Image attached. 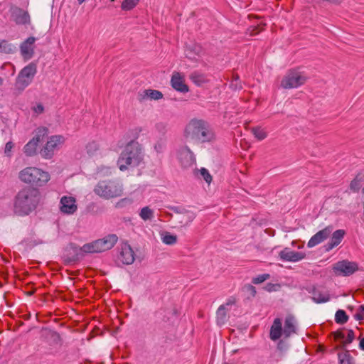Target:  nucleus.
Returning <instances> with one entry per match:
<instances>
[{
	"mask_svg": "<svg viewBox=\"0 0 364 364\" xmlns=\"http://www.w3.org/2000/svg\"><path fill=\"white\" fill-rule=\"evenodd\" d=\"M41 194L37 188L24 187L21 189L14 198V211L20 215H27L38 205Z\"/></svg>",
	"mask_w": 364,
	"mask_h": 364,
	"instance_id": "1",
	"label": "nucleus"
},
{
	"mask_svg": "<svg viewBox=\"0 0 364 364\" xmlns=\"http://www.w3.org/2000/svg\"><path fill=\"white\" fill-rule=\"evenodd\" d=\"M143 159L144 153L141 145L136 141H131L122 151L117 165L121 171H124L139 166Z\"/></svg>",
	"mask_w": 364,
	"mask_h": 364,
	"instance_id": "2",
	"label": "nucleus"
},
{
	"mask_svg": "<svg viewBox=\"0 0 364 364\" xmlns=\"http://www.w3.org/2000/svg\"><path fill=\"white\" fill-rule=\"evenodd\" d=\"M187 139L197 140L200 142L210 141L213 139V133L208 123L201 119H191L186 125L184 131Z\"/></svg>",
	"mask_w": 364,
	"mask_h": 364,
	"instance_id": "3",
	"label": "nucleus"
},
{
	"mask_svg": "<svg viewBox=\"0 0 364 364\" xmlns=\"http://www.w3.org/2000/svg\"><path fill=\"white\" fill-rule=\"evenodd\" d=\"M19 180L33 187H43L50 180V173L35 166L26 167L18 173Z\"/></svg>",
	"mask_w": 364,
	"mask_h": 364,
	"instance_id": "4",
	"label": "nucleus"
},
{
	"mask_svg": "<svg viewBox=\"0 0 364 364\" xmlns=\"http://www.w3.org/2000/svg\"><path fill=\"white\" fill-rule=\"evenodd\" d=\"M297 323L295 318L289 315L285 318L284 328H282V321L279 318H274L270 328L269 338L272 341H277L282 335L285 338L290 337L292 334L296 333Z\"/></svg>",
	"mask_w": 364,
	"mask_h": 364,
	"instance_id": "5",
	"label": "nucleus"
},
{
	"mask_svg": "<svg viewBox=\"0 0 364 364\" xmlns=\"http://www.w3.org/2000/svg\"><path fill=\"white\" fill-rule=\"evenodd\" d=\"M123 190V185L119 180H103L97 183L94 192L100 198L108 200L122 196Z\"/></svg>",
	"mask_w": 364,
	"mask_h": 364,
	"instance_id": "6",
	"label": "nucleus"
},
{
	"mask_svg": "<svg viewBox=\"0 0 364 364\" xmlns=\"http://www.w3.org/2000/svg\"><path fill=\"white\" fill-rule=\"evenodd\" d=\"M117 240L118 237L116 235H108L102 239L85 244L81 247V251L85 253L102 252L112 248L117 243Z\"/></svg>",
	"mask_w": 364,
	"mask_h": 364,
	"instance_id": "7",
	"label": "nucleus"
},
{
	"mask_svg": "<svg viewBox=\"0 0 364 364\" xmlns=\"http://www.w3.org/2000/svg\"><path fill=\"white\" fill-rule=\"evenodd\" d=\"M37 73V65L31 62L19 72L15 82L18 90H24L33 81Z\"/></svg>",
	"mask_w": 364,
	"mask_h": 364,
	"instance_id": "8",
	"label": "nucleus"
},
{
	"mask_svg": "<svg viewBox=\"0 0 364 364\" xmlns=\"http://www.w3.org/2000/svg\"><path fill=\"white\" fill-rule=\"evenodd\" d=\"M306 75L297 69L289 70L283 77L280 86L284 89L297 88L305 83Z\"/></svg>",
	"mask_w": 364,
	"mask_h": 364,
	"instance_id": "9",
	"label": "nucleus"
},
{
	"mask_svg": "<svg viewBox=\"0 0 364 364\" xmlns=\"http://www.w3.org/2000/svg\"><path fill=\"white\" fill-rule=\"evenodd\" d=\"M65 139L62 135H53L48 138L45 146L41 149L40 154L45 159H50L53 157L64 144Z\"/></svg>",
	"mask_w": 364,
	"mask_h": 364,
	"instance_id": "10",
	"label": "nucleus"
},
{
	"mask_svg": "<svg viewBox=\"0 0 364 364\" xmlns=\"http://www.w3.org/2000/svg\"><path fill=\"white\" fill-rule=\"evenodd\" d=\"M48 129L46 127H39L36 129V135L24 146L23 152L27 156H33L36 154L39 142L48 135Z\"/></svg>",
	"mask_w": 364,
	"mask_h": 364,
	"instance_id": "11",
	"label": "nucleus"
},
{
	"mask_svg": "<svg viewBox=\"0 0 364 364\" xmlns=\"http://www.w3.org/2000/svg\"><path fill=\"white\" fill-rule=\"evenodd\" d=\"M310 294L312 301L316 304H323L331 300V295L328 290L321 285H312L306 288Z\"/></svg>",
	"mask_w": 364,
	"mask_h": 364,
	"instance_id": "12",
	"label": "nucleus"
},
{
	"mask_svg": "<svg viewBox=\"0 0 364 364\" xmlns=\"http://www.w3.org/2000/svg\"><path fill=\"white\" fill-rule=\"evenodd\" d=\"M333 269L336 275L346 277L356 272L358 270V265L355 262L343 260L336 263Z\"/></svg>",
	"mask_w": 364,
	"mask_h": 364,
	"instance_id": "13",
	"label": "nucleus"
},
{
	"mask_svg": "<svg viewBox=\"0 0 364 364\" xmlns=\"http://www.w3.org/2000/svg\"><path fill=\"white\" fill-rule=\"evenodd\" d=\"M59 209L65 215H73L77 210V205L75 197L63 196L60 200Z\"/></svg>",
	"mask_w": 364,
	"mask_h": 364,
	"instance_id": "14",
	"label": "nucleus"
},
{
	"mask_svg": "<svg viewBox=\"0 0 364 364\" xmlns=\"http://www.w3.org/2000/svg\"><path fill=\"white\" fill-rule=\"evenodd\" d=\"M36 41V38L35 37L30 36L20 44L21 55L24 60H29L33 57Z\"/></svg>",
	"mask_w": 364,
	"mask_h": 364,
	"instance_id": "15",
	"label": "nucleus"
},
{
	"mask_svg": "<svg viewBox=\"0 0 364 364\" xmlns=\"http://www.w3.org/2000/svg\"><path fill=\"white\" fill-rule=\"evenodd\" d=\"M178 159L184 168L191 167L196 164V158L193 153L187 146H183L178 149Z\"/></svg>",
	"mask_w": 364,
	"mask_h": 364,
	"instance_id": "16",
	"label": "nucleus"
},
{
	"mask_svg": "<svg viewBox=\"0 0 364 364\" xmlns=\"http://www.w3.org/2000/svg\"><path fill=\"white\" fill-rule=\"evenodd\" d=\"M117 260L123 264H131L134 261V253L130 245L124 243L121 245Z\"/></svg>",
	"mask_w": 364,
	"mask_h": 364,
	"instance_id": "17",
	"label": "nucleus"
},
{
	"mask_svg": "<svg viewBox=\"0 0 364 364\" xmlns=\"http://www.w3.org/2000/svg\"><path fill=\"white\" fill-rule=\"evenodd\" d=\"M333 231L332 226H327L313 235L307 243L308 247H314L326 240Z\"/></svg>",
	"mask_w": 364,
	"mask_h": 364,
	"instance_id": "18",
	"label": "nucleus"
},
{
	"mask_svg": "<svg viewBox=\"0 0 364 364\" xmlns=\"http://www.w3.org/2000/svg\"><path fill=\"white\" fill-rule=\"evenodd\" d=\"M280 259L284 262H296L305 257V254L300 252L291 250L289 248H284L279 254Z\"/></svg>",
	"mask_w": 364,
	"mask_h": 364,
	"instance_id": "19",
	"label": "nucleus"
},
{
	"mask_svg": "<svg viewBox=\"0 0 364 364\" xmlns=\"http://www.w3.org/2000/svg\"><path fill=\"white\" fill-rule=\"evenodd\" d=\"M171 85L175 90L181 93H186L189 90L188 85L185 83L183 75L178 72L173 73Z\"/></svg>",
	"mask_w": 364,
	"mask_h": 364,
	"instance_id": "20",
	"label": "nucleus"
},
{
	"mask_svg": "<svg viewBox=\"0 0 364 364\" xmlns=\"http://www.w3.org/2000/svg\"><path fill=\"white\" fill-rule=\"evenodd\" d=\"M12 17L16 24L26 25L31 23L30 15L28 11L20 8H16L12 12Z\"/></svg>",
	"mask_w": 364,
	"mask_h": 364,
	"instance_id": "21",
	"label": "nucleus"
},
{
	"mask_svg": "<svg viewBox=\"0 0 364 364\" xmlns=\"http://www.w3.org/2000/svg\"><path fill=\"white\" fill-rule=\"evenodd\" d=\"M235 304L234 299H229L225 304L219 306L216 312V318L218 324H224L227 318V312L229 311V306Z\"/></svg>",
	"mask_w": 364,
	"mask_h": 364,
	"instance_id": "22",
	"label": "nucleus"
},
{
	"mask_svg": "<svg viewBox=\"0 0 364 364\" xmlns=\"http://www.w3.org/2000/svg\"><path fill=\"white\" fill-rule=\"evenodd\" d=\"M345 231L343 230H337L333 232L330 241L326 245L327 251L331 250L338 246L343 239Z\"/></svg>",
	"mask_w": 364,
	"mask_h": 364,
	"instance_id": "23",
	"label": "nucleus"
},
{
	"mask_svg": "<svg viewBox=\"0 0 364 364\" xmlns=\"http://www.w3.org/2000/svg\"><path fill=\"white\" fill-rule=\"evenodd\" d=\"M196 214L189 210H183V215L177 217V220L181 227H187L195 219Z\"/></svg>",
	"mask_w": 364,
	"mask_h": 364,
	"instance_id": "24",
	"label": "nucleus"
},
{
	"mask_svg": "<svg viewBox=\"0 0 364 364\" xmlns=\"http://www.w3.org/2000/svg\"><path fill=\"white\" fill-rule=\"evenodd\" d=\"M191 80L197 86H200L208 81L207 75L199 71H194L190 75Z\"/></svg>",
	"mask_w": 364,
	"mask_h": 364,
	"instance_id": "25",
	"label": "nucleus"
},
{
	"mask_svg": "<svg viewBox=\"0 0 364 364\" xmlns=\"http://www.w3.org/2000/svg\"><path fill=\"white\" fill-rule=\"evenodd\" d=\"M203 53V49L199 45H194L192 48L186 50V55L193 60H198Z\"/></svg>",
	"mask_w": 364,
	"mask_h": 364,
	"instance_id": "26",
	"label": "nucleus"
},
{
	"mask_svg": "<svg viewBox=\"0 0 364 364\" xmlns=\"http://www.w3.org/2000/svg\"><path fill=\"white\" fill-rule=\"evenodd\" d=\"M142 97L158 100L163 98V94L159 90L147 89L143 91Z\"/></svg>",
	"mask_w": 364,
	"mask_h": 364,
	"instance_id": "27",
	"label": "nucleus"
},
{
	"mask_svg": "<svg viewBox=\"0 0 364 364\" xmlns=\"http://www.w3.org/2000/svg\"><path fill=\"white\" fill-rule=\"evenodd\" d=\"M161 240L163 243L168 245H173L177 242L176 235L171 234L169 232H163L161 233Z\"/></svg>",
	"mask_w": 364,
	"mask_h": 364,
	"instance_id": "28",
	"label": "nucleus"
},
{
	"mask_svg": "<svg viewBox=\"0 0 364 364\" xmlns=\"http://www.w3.org/2000/svg\"><path fill=\"white\" fill-rule=\"evenodd\" d=\"M16 47L6 40H0V53L7 54L14 53Z\"/></svg>",
	"mask_w": 364,
	"mask_h": 364,
	"instance_id": "29",
	"label": "nucleus"
},
{
	"mask_svg": "<svg viewBox=\"0 0 364 364\" xmlns=\"http://www.w3.org/2000/svg\"><path fill=\"white\" fill-rule=\"evenodd\" d=\"M338 355L340 364H354L353 358L348 351L339 353Z\"/></svg>",
	"mask_w": 364,
	"mask_h": 364,
	"instance_id": "30",
	"label": "nucleus"
},
{
	"mask_svg": "<svg viewBox=\"0 0 364 364\" xmlns=\"http://www.w3.org/2000/svg\"><path fill=\"white\" fill-rule=\"evenodd\" d=\"M139 216L145 221L151 220L154 218V211L149 207L145 206L141 209Z\"/></svg>",
	"mask_w": 364,
	"mask_h": 364,
	"instance_id": "31",
	"label": "nucleus"
},
{
	"mask_svg": "<svg viewBox=\"0 0 364 364\" xmlns=\"http://www.w3.org/2000/svg\"><path fill=\"white\" fill-rule=\"evenodd\" d=\"M348 320V316L343 310H338L335 314V321L337 323L344 324Z\"/></svg>",
	"mask_w": 364,
	"mask_h": 364,
	"instance_id": "32",
	"label": "nucleus"
},
{
	"mask_svg": "<svg viewBox=\"0 0 364 364\" xmlns=\"http://www.w3.org/2000/svg\"><path fill=\"white\" fill-rule=\"evenodd\" d=\"M339 338L343 339L344 344H350L353 341L355 336L352 330L347 331L346 333H340Z\"/></svg>",
	"mask_w": 364,
	"mask_h": 364,
	"instance_id": "33",
	"label": "nucleus"
},
{
	"mask_svg": "<svg viewBox=\"0 0 364 364\" xmlns=\"http://www.w3.org/2000/svg\"><path fill=\"white\" fill-rule=\"evenodd\" d=\"M252 132L254 134L255 137L257 138L258 140H263L264 139L267 134V132L264 129H262L260 127H254L252 129Z\"/></svg>",
	"mask_w": 364,
	"mask_h": 364,
	"instance_id": "34",
	"label": "nucleus"
},
{
	"mask_svg": "<svg viewBox=\"0 0 364 364\" xmlns=\"http://www.w3.org/2000/svg\"><path fill=\"white\" fill-rule=\"evenodd\" d=\"M139 0H124L122 4V9L124 11H129L134 8L139 3Z\"/></svg>",
	"mask_w": 364,
	"mask_h": 364,
	"instance_id": "35",
	"label": "nucleus"
},
{
	"mask_svg": "<svg viewBox=\"0 0 364 364\" xmlns=\"http://www.w3.org/2000/svg\"><path fill=\"white\" fill-rule=\"evenodd\" d=\"M99 145L95 141H91L86 146V151L90 156H92L98 150Z\"/></svg>",
	"mask_w": 364,
	"mask_h": 364,
	"instance_id": "36",
	"label": "nucleus"
},
{
	"mask_svg": "<svg viewBox=\"0 0 364 364\" xmlns=\"http://www.w3.org/2000/svg\"><path fill=\"white\" fill-rule=\"evenodd\" d=\"M269 278H270L269 274H259L257 277H255L252 278V282L254 284H261V283L264 282V281L269 279Z\"/></svg>",
	"mask_w": 364,
	"mask_h": 364,
	"instance_id": "37",
	"label": "nucleus"
},
{
	"mask_svg": "<svg viewBox=\"0 0 364 364\" xmlns=\"http://www.w3.org/2000/svg\"><path fill=\"white\" fill-rule=\"evenodd\" d=\"M199 173H200V175L203 177V178L204 179V181L210 184V182L212 181V176L210 174V173L208 172V171L205 168H201L200 170H199Z\"/></svg>",
	"mask_w": 364,
	"mask_h": 364,
	"instance_id": "38",
	"label": "nucleus"
},
{
	"mask_svg": "<svg viewBox=\"0 0 364 364\" xmlns=\"http://www.w3.org/2000/svg\"><path fill=\"white\" fill-rule=\"evenodd\" d=\"M281 286L279 284L267 283L264 289L268 292L277 291L280 289Z\"/></svg>",
	"mask_w": 364,
	"mask_h": 364,
	"instance_id": "39",
	"label": "nucleus"
},
{
	"mask_svg": "<svg viewBox=\"0 0 364 364\" xmlns=\"http://www.w3.org/2000/svg\"><path fill=\"white\" fill-rule=\"evenodd\" d=\"M14 148V144L12 141H9L6 144L4 148V154L8 157H11L12 156V149Z\"/></svg>",
	"mask_w": 364,
	"mask_h": 364,
	"instance_id": "40",
	"label": "nucleus"
},
{
	"mask_svg": "<svg viewBox=\"0 0 364 364\" xmlns=\"http://www.w3.org/2000/svg\"><path fill=\"white\" fill-rule=\"evenodd\" d=\"M360 188V181L357 178L353 179L350 183V189L353 192H357Z\"/></svg>",
	"mask_w": 364,
	"mask_h": 364,
	"instance_id": "41",
	"label": "nucleus"
},
{
	"mask_svg": "<svg viewBox=\"0 0 364 364\" xmlns=\"http://www.w3.org/2000/svg\"><path fill=\"white\" fill-rule=\"evenodd\" d=\"M32 109L36 114H40L44 112V107L42 104L38 103L33 106Z\"/></svg>",
	"mask_w": 364,
	"mask_h": 364,
	"instance_id": "42",
	"label": "nucleus"
},
{
	"mask_svg": "<svg viewBox=\"0 0 364 364\" xmlns=\"http://www.w3.org/2000/svg\"><path fill=\"white\" fill-rule=\"evenodd\" d=\"M355 318L357 320L364 319V305H361L359 307V311L355 314Z\"/></svg>",
	"mask_w": 364,
	"mask_h": 364,
	"instance_id": "43",
	"label": "nucleus"
},
{
	"mask_svg": "<svg viewBox=\"0 0 364 364\" xmlns=\"http://www.w3.org/2000/svg\"><path fill=\"white\" fill-rule=\"evenodd\" d=\"M155 128L159 133H164L166 131V124L164 122H159L156 124Z\"/></svg>",
	"mask_w": 364,
	"mask_h": 364,
	"instance_id": "44",
	"label": "nucleus"
},
{
	"mask_svg": "<svg viewBox=\"0 0 364 364\" xmlns=\"http://www.w3.org/2000/svg\"><path fill=\"white\" fill-rule=\"evenodd\" d=\"M169 209L173 211L174 213H178L179 215H183V211L186 210L183 208H181L176 207V206L170 207Z\"/></svg>",
	"mask_w": 364,
	"mask_h": 364,
	"instance_id": "45",
	"label": "nucleus"
},
{
	"mask_svg": "<svg viewBox=\"0 0 364 364\" xmlns=\"http://www.w3.org/2000/svg\"><path fill=\"white\" fill-rule=\"evenodd\" d=\"M164 143H158L154 146V149L157 152H161L164 149Z\"/></svg>",
	"mask_w": 364,
	"mask_h": 364,
	"instance_id": "46",
	"label": "nucleus"
},
{
	"mask_svg": "<svg viewBox=\"0 0 364 364\" xmlns=\"http://www.w3.org/2000/svg\"><path fill=\"white\" fill-rule=\"evenodd\" d=\"M248 291L250 292L252 296H255L257 294L256 288L252 285H248L247 287Z\"/></svg>",
	"mask_w": 364,
	"mask_h": 364,
	"instance_id": "47",
	"label": "nucleus"
},
{
	"mask_svg": "<svg viewBox=\"0 0 364 364\" xmlns=\"http://www.w3.org/2000/svg\"><path fill=\"white\" fill-rule=\"evenodd\" d=\"M238 80V77H237L235 78V80L232 81L231 83H230V87L234 88V89H237V88H240L241 87L240 86H237V81Z\"/></svg>",
	"mask_w": 364,
	"mask_h": 364,
	"instance_id": "48",
	"label": "nucleus"
},
{
	"mask_svg": "<svg viewBox=\"0 0 364 364\" xmlns=\"http://www.w3.org/2000/svg\"><path fill=\"white\" fill-rule=\"evenodd\" d=\"M360 348L362 350H364V338H362L361 341H360Z\"/></svg>",
	"mask_w": 364,
	"mask_h": 364,
	"instance_id": "49",
	"label": "nucleus"
},
{
	"mask_svg": "<svg viewBox=\"0 0 364 364\" xmlns=\"http://www.w3.org/2000/svg\"><path fill=\"white\" fill-rule=\"evenodd\" d=\"M283 344H284V343L282 341H280L278 343V346H277L278 348L281 350L282 348V347H283Z\"/></svg>",
	"mask_w": 364,
	"mask_h": 364,
	"instance_id": "50",
	"label": "nucleus"
},
{
	"mask_svg": "<svg viewBox=\"0 0 364 364\" xmlns=\"http://www.w3.org/2000/svg\"><path fill=\"white\" fill-rule=\"evenodd\" d=\"M79 4H82L84 3L86 0H77Z\"/></svg>",
	"mask_w": 364,
	"mask_h": 364,
	"instance_id": "51",
	"label": "nucleus"
},
{
	"mask_svg": "<svg viewBox=\"0 0 364 364\" xmlns=\"http://www.w3.org/2000/svg\"><path fill=\"white\" fill-rule=\"evenodd\" d=\"M3 79L0 77V86L3 84Z\"/></svg>",
	"mask_w": 364,
	"mask_h": 364,
	"instance_id": "52",
	"label": "nucleus"
},
{
	"mask_svg": "<svg viewBox=\"0 0 364 364\" xmlns=\"http://www.w3.org/2000/svg\"><path fill=\"white\" fill-rule=\"evenodd\" d=\"M115 0H111L112 2L114 1Z\"/></svg>",
	"mask_w": 364,
	"mask_h": 364,
	"instance_id": "53",
	"label": "nucleus"
}]
</instances>
